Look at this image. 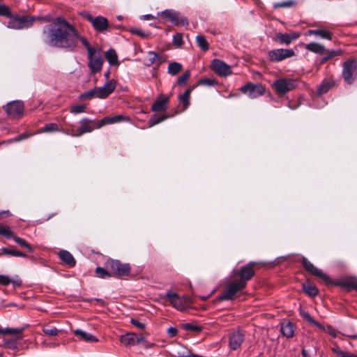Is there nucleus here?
Returning <instances> with one entry per match:
<instances>
[{"mask_svg":"<svg viewBox=\"0 0 357 357\" xmlns=\"http://www.w3.org/2000/svg\"><path fill=\"white\" fill-rule=\"evenodd\" d=\"M67 29H56L55 25H47L43 28V40L47 45L69 51H75L79 42L86 39L81 36L77 30L70 23H66Z\"/></svg>","mask_w":357,"mask_h":357,"instance_id":"f257e3e1","label":"nucleus"},{"mask_svg":"<svg viewBox=\"0 0 357 357\" xmlns=\"http://www.w3.org/2000/svg\"><path fill=\"white\" fill-rule=\"evenodd\" d=\"M82 45L86 48L88 52L89 67L92 74L100 72L103 64V59L100 50L94 47H91L87 39L82 40Z\"/></svg>","mask_w":357,"mask_h":357,"instance_id":"f03ea898","label":"nucleus"},{"mask_svg":"<svg viewBox=\"0 0 357 357\" xmlns=\"http://www.w3.org/2000/svg\"><path fill=\"white\" fill-rule=\"evenodd\" d=\"M342 77L349 85L357 82V61L354 57H350L343 63Z\"/></svg>","mask_w":357,"mask_h":357,"instance_id":"7ed1b4c3","label":"nucleus"},{"mask_svg":"<svg viewBox=\"0 0 357 357\" xmlns=\"http://www.w3.org/2000/svg\"><path fill=\"white\" fill-rule=\"evenodd\" d=\"M80 128L77 130H68L67 133L74 137H81L86 132H91L95 129L102 128L101 121L91 120L88 118H83L80 121Z\"/></svg>","mask_w":357,"mask_h":357,"instance_id":"20e7f679","label":"nucleus"},{"mask_svg":"<svg viewBox=\"0 0 357 357\" xmlns=\"http://www.w3.org/2000/svg\"><path fill=\"white\" fill-rule=\"evenodd\" d=\"M39 17H33L29 15H24L22 17H18L17 15H12L9 18L7 26L9 29H22L29 28L32 26L33 22L36 20H41Z\"/></svg>","mask_w":357,"mask_h":357,"instance_id":"39448f33","label":"nucleus"},{"mask_svg":"<svg viewBox=\"0 0 357 357\" xmlns=\"http://www.w3.org/2000/svg\"><path fill=\"white\" fill-rule=\"evenodd\" d=\"M79 15L89 21L96 31L104 33L107 31L109 22L106 17L100 15L93 17L89 12L85 10L80 12Z\"/></svg>","mask_w":357,"mask_h":357,"instance_id":"423d86ee","label":"nucleus"},{"mask_svg":"<svg viewBox=\"0 0 357 357\" xmlns=\"http://www.w3.org/2000/svg\"><path fill=\"white\" fill-rule=\"evenodd\" d=\"M105 266L110 271L112 276L125 277L129 275L130 273L129 264H122L119 260L109 259L106 261Z\"/></svg>","mask_w":357,"mask_h":357,"instance_id":"0eeeda50","label":"nucleus"},{"mask_svg":"<svg viewBox=\"0 0 357 357\" xmlns=\"http://www.w3.org/2000/svg\"><path fill=\"white\" fill-rule=\"evenodd\" d=\"M297 86L296 80L291 78H280L272 84V88L278 95H284Z\"/></svg>","mask_w":357,"mask_h":357,"instance_id":"6e6552de","label":"nucleus"},{"mask_svg":"<svg viewBox=\"0 0 357 357\" xmlns=\"http://www.w3.org/2000/svg\"><path fill=\"white\" fill-rule=\"evenodd\" d=\"M246 285L244 282H241L238 280H235L226 285L223 291L219 296L220 301L233 300L234 296L240 291L244 289Z\"/></svg>","mask_w":357,"mask_h":357,"instance_id":"1a4fd4ad","label":"nucleus"},{"mask_svg":"<svg viewBox=\"0 0 357 357\" xmlns=\"http://www.w3.org/2000/svg\"><path fill=\"white\" fill-rule=\"evenodd\" d=\"M158 15L169 20L175 26H185L189 23L186 17L181 15L178 12L172 9H166L158 13Z\"/></svg>","mask_w":357,"mask_h":357,"instance_id":"9d476101","label":"nucleus"},{"mask_svg":"<svg viewBox=\"0 0 357 357\" xmlns=\"http://www.w3.org/2000/svg\"><path fill=\"white\" fill-rule=\"evenodd\" d=\"M256 263L254 261H250L246 265L242 266L240 270L234 269L232 271L231 274L233 277H239L238 280L240 282L245 283L247 285V282L250 280L255 275L254 266Z\"/></svg>","mask_w":357,"mask_h":357,"instance_id":"9b49d317","label":"nucleus"},{"mask_svg":"<svg viewBox=\"0 0 357 357\" xmlns=\"http://www.w3.org/2000/svg\"><path fill=\"white\" fill-rule=\"evenodd\" d=\"M241 91L246 94L249 98L253 99L264 95L265 88L261 84L247 83L240 88Z\"/></svg>","mask_w":357,"mask_h":357,"instance_id":"f8f14e48","label":"nucleus"},{"mask_svg":"<svg viewBox=\"0 0 357 357\" xmlns=\"http://www.w3.org/2000/svg\"><path fill=\"white\" fill-rule=\"evenodd\" d=\"M295 55V52L291 49H274L268 52V56L271 62H280Z\"/></svg>","mask_w":357,"mask_h":357,"instance_id":"ddd939ff","label":"nucleus"},{"mask_svg":"<svg viewBox=\"0 0 357 357\" xmlns=\"http://www.w3.org/2000/svg\"><path fill=\"white\" fill-rule=\"evenodd\" d=\"M327 284H333L350 291L353 289L357 291V278L354 277L342 278L331 282H326Z\"/></svg>","mask_w":357,"mask_h":357,"instance_id":"4468645a","label":"nucleus"},{"mask_svg":"<svg viewBox=\"0 0 357 357\" xmlns=\"http://www.w3.org/2000/svg\"><path fill=\"white\" fill-rule=\"evenodd\" d=\"M301 261L305 271L311 275L321 278L326 283V282H331V279L328 275L323 273L321 269H319L314 266V264L311 263L306 257H303Z\"/></svg>","mask_w":357,"mask_h":357,"instance_id":"2eb2a0df","label":"nucleus"},{"mask_svg":"<svg viewBox=\"0 0 357 357\" xmlns=\"http://www.w3.org/2000/svg\"><path fill=\"white\" fill-rule=\"evenodd\" d=\"M301 261L305 271L311 275L321 278L326 283V282H331V279L328 275L323 273L321 269H319L314 266V264L311 263L306 257H303Z\"/></svg>","mask_w":357,"mask_h":357,"instance_id":"dca6fc26","label":"nucleus"},{"mask_svg":"<svg viewBox=\"0 0 357 357\" xmlns=\"http://www.w3.org/2000/svg\"><path fill=\"white\" fill-rule=\"evenodd\" d=\"M3 108L8 116L16 118L23 114L24 105L22 101L13 100L7 103Z\"/></svg>","mask_w":357,"mask_h":357,"instance_id":"f3484780","label":"nucleus"},{"mask_svg":"<svg viewBox=\"0 0 357 357\" xmlns=\"http://www.w3.org/2000/svg\"><path fill=\"white\" fill-rule=\"evenodd\" d=\"M301 36L300 33L292 31L291 33H283L278 32L275 34L274 40L280 45H289L292 42L298 39Z\"/></svg>","mask_w":357,"mask_h":357,"instance_id":"a211bd4d","label":"nucleus"},{"mask_svg":"<svg viewBox=\"0 0 357 357\" xmlns=\"http://www.w3.org/2000/svg\"><path fill=\"white\" fill-rule=\"evenodd\" d=\"M213 71L220 76L227 77L231 74V66L219 59H214L212 62Z\"/></svg>","mask_w":357,"mask_h":357,"instance_id":"6ab92c4d","label":"nucleus"},{"mask_svg":"<svg viewBox=\"0 0 357 357\" xmlns=\"http://www.w3.org/2000/svg\"><path fill=\"white\" fill-rule=\"evenodd\" d=\"M116 85V82L114 79H109L102 86L96 87L97 98H107L114 91Z\"/></svg>","mask_w":357,"mask_h":357,"instance_id":"aec40b11","label":"nucleus"},{"mask_svg":"<svg viewBox=\"0 0 357 357\" xmlns=\"http://www.w3.org/2000/svg\"><path fill=\"white\" fill-rule=\"evenodd\" d=\"M245 335L241 331H234L229 337V346L231 350L238 349L244 341Z\"/></svg>","mask_w":357,"mask_h":357,"instance_id":"412c9836","label":"nucleus"},{"mask_svg":"<svg viewBox=\"0 0 357 357\" xmlns=\"http://www.w3.org/2000/svg\"><path fill=\"white\" fill-rule=\"evenodd\" d=\"M165 297L169 299V301L174 308L180 311L185 310V306L183 305L181 298L176 293L167 291L165 294Z\"/></svg>","mask_w":357,"mask_h":357,"instance_id":"4be33fe9","label":"nucleus"},{"mask_svg":"<svg viewBox=\"0 0 357 357\" xmlns=\"http://www.w3.org/2000/svg\"><path fill=\"white\" fill-rule=\"evenodd\" d=\"M9 284H12L14 287H20L22 284V281L17 275L12 278L6 275H0V284L8 286Z\"/></svg>","mask_w":357,"mask_h":357,"instance_id":"5701e85b","label":"nucleus"},{"mask_svg":"<svg viewBox=\"0 0 357 357\" xmlns=\"http://www.w3.org/2000/svg\"><path fill=\"white\" fill-rule=\"evenodd\" d=\"M307 36H315L322 39L331 40L333 39V33L324 29H310L306 33Z\"/></svg>","mask_w":357,"mask_h":357,"instance_id":"b1692460","label":"nucleus"},{"mask_svg":"<svg viewBox=\"0 0 357 357\" xmlns=\"http://www.w3.org/2000/svg\"><path fill=\"white\" fill-rule=\"evenodd\" d=\"M335 85V82L332 79H324L321 83L317 86V93L321 96L326 93Z\"/></svg>","mask_w":357,"mask_h":357,"instance_id":"393cba45","label":"nucleus"},{"mask_svg":"<svg viewBox=\"0 0 357 357\" xmlns=\"http://www.w3.org/2000/svg\"><path fill=\"white\" fill-rule=\"evenodd\" d=\"M102 126L107 124H113L116 123H120L122 121H129L130 118L128 116H124L123 114H117L113 116H107L104 117L101 120Z\"/></svg>","mask_w":357,"mask_h":357,"instance_id":"a878e982","label":"nucleus"},{"mask_svg":"<svg viewBox=\"0 0 357 357\" xmlns=\"http://www.w3.org/2000/svg\"><path fill=\"white\" fill-rule=\"evenodd\" d=\"M195 89V86H191L188 88L183 94L178 96V100L183 105V109L186 110L190 105V98L192 91Z\"/></svg>","mask_w":357,"mask_h":357,"instance_id":"bb28decb","label":"nucleus"},{"mask_svg":"<svg viewBox=\"0 0 357 357\" xmlns=\"http://www.w3.org/2000/svg\"><path fill=\"white\" fill-rule=\"evenodd\" d=\"M169 98L168 96H163L158 98L151 106V111L160 112L166 109Z\"/></svg>","mask_w":357,"mask_h":357,"instance_id":"cd10ccee","label":"nucleus"},{"mask_svg":"<svg viewBox=\"0 0 357 357\" xmlns=\"http://www.w3.org/2000/svg\"><path fill=\"white\" fill-rule=\"evenodd\" d=\"M60 259L67 264L69 267H74L76 264V261L72 254L67 250H61L59 252Z\"/></svg>","mask_w":357,"mask_h":357,"instance_id":"c85d7f7f","label":"nucleus"},{"mask_svg":"<svg viewBox=\"0 0 357 357\" xmlns=\"http://www.w3.org/2000/svg\"><path fill=\"white\" fill-rule=\"evenodd\" d=\"M74 334L81 340L87 342H96L98 341L96 336L82 329H76L74 331Z\"/></svg>","mask_w":357,"mask_h":357,"instance_id":"c756f323","label":"nucleus"},{"mask_svg":"<svg viewBox=\"0 0 357 357\" xmlns=\"http://www.w3.org/2000/svg\"><path fill=\"white\" fill-rule=\"evenodd\" d=\"M305 49L307 51H310L311 52L318 54H322L325 53L326 47L324 45L316 43V42H312L305 45Z\"/></svg>","mask_w":357,"mask_h":357,"instance_id":"7c9ffc66","label":"nucleus"},{"mask_svg":"<svg viewBox=\"0 0 357 357\" xmlns=\"http://www.w3.org/2000/svg\"><path fill=\"white\" fill-rule=\"evenodd\" d=\"M155 62H158V65H160L162 63V56H158V54L153 51L148 52L144 61L145 66H151Z\"/></svg>","mask_w":357,"mask_h":357,"instance_id":"2f4dec72","label":"nucleus"},{"mask_svg":"<svg viewBox=\"0 0 357 357\" xmlns=\"http://www.w3.org/2000/svg\"><path fill=\"white\" fill-rule=\"evenodd\" d=\"M294 324L291 321L286 324H282L280 328L282 334L287 338H291L294 334Z\"/></svg>","mask_w":357,"mask_h":357,"instance_id":"473e14b6","label":"nucleus"},{"mask_svg":"<svg viewBox=\"0 0 357 357\" xmlns=\"http://www.w3.org/2000/svg\"><path fill=\"white\" fill-rule=\"evenodd\" d=\"M24 328H1L0 327V335H12L17 336L18 340L22 339V333L24 331Z\"/></svg>","mask_w":357,"mask_h":357,"instance_id":"72a5a7b5","label":"nucleus"},{"mask_svg":"<svg viewBox=\"0 0 357 357\" xmlns=\"http://www.w3.org/2000/svg\"><path fill=\"white\" fill-rule=\"evenodd\" d=\"M105 58L111 66L119 64L117 54L113 49H109L105 52Z\"/></svg>","mask_w":357,"mask_h":357,"instance_id":"f704fd0d","label":"nucleus"},{"mask_svg":"<svg viewBox=\"0 0 357 357\" xmlns=\"http://www.w3.org/2000/svg\"><path fill=\"white\" fill-rule=\"evenodd\" d=\"M302 287L304 292L310 296L314 297L319 294V290L316 286L309 282L303 283Z\"/></svg>","mask_w":357,"mask_h":357,"instance_id":"c9c22d12","label":"nucleus"},{"mask_svg":"<svg viewBox=\"0 0 357 357\" xmlns=\"http://www.w3.org/2000/svg\"><path fill=\"white\" fill-rule=\"evenodd\" d=\"M134 333H128L121 336L120 341L122 344H123L126 346H134Z\"/></svg>","mask_w":357,"mask_h":357,"instance_id":"e433bc0d","label":"nucleus"},{"mask_svg":"<svg viewBox=\"0 0 357 357\" xmlns=\"http://www.w3.org/2000/svg\"><path fill=\"white\" fill-rule=\"evenodd\" d=\"M182 70V65L178 62H172L169 64L167 72L171 75H177Z\"/></svg>","mask_w":357,"mask_h":357,"instance_id":"4c0bfd02","label":"nucleus"},{"mask_svg":"<svg viewBox=\"0 0 357 357\" xmlns=\"http://www.w3.org/2000/svg\"><path fill=\"white\" fill-rule=\"evenodd\" d=\"M1 255H10V256H13V257H26V255L25 253L18 251V250H11V249H8L6 248H2L1 249Z\"/></svg>","mask_w":357,"mask_h":357,"instance_id":"58836bf2","label":"nucleus"},{"mask_svg":"<svg viewBox=\"0 0 357 357\" xmlns=\"http://www.w3.org/2000/svg\"><path fill=\"white\" fill-rule=\"evenodd\" d=\"M59 131V128L56 123H50L45 124L43 127L40 128L37 133H43V132H57Z\"/></svg>","mask_w":357,"mask_h":357,"instance_id":"ea45409f","label":"nucleus"},{"mask_svg":"<svg viewBox=\"0 0 357 357\" xmlns=\"http://www.w3.org/2000/svg\"><path fill=\"white\" fill-rule=\"evenodd\" d=\"M0 235L4 236L8 239H10L13 238L14 233L9 226L0 224Z\"/></svg>","mask_w":357,"mask_h":357,"instance_id":"a19ab883","label":"nucleus"},{"mask_svg":"<svg viewBox=\"0 0 357 357\" xmlns=\"http://www.w3.org/2000/svg\"><path fill=\"white\" fill-rule=\"evenodd\" d=\"M196 42H197V45L199 46V47L202 51L206 52L208 50V48H209L208 43L206 41V40L204 36L198 35L196 37Z\"/></svg>","mask_w":357,"mask_h":357,"instance_id":"79ce46f5","label":"nucleus"},{"mask_svg":"<svg viewBox=\"0 0 357 357\" xmlns=\"http://www.w3.org/2000/svg\"><path fill=\"white\" fill-rule=\"evenodd\" d=\"M296 5V1L295 0H287L282 2L274 3L273 7L274 9H278L280 8H290Z\"/></svg>","mask_w":357,"mask_h":357,"instance_id":"37998d69","label":"nucleus"},{"mask_svg":"<svg viewBox=\"0 0 357 357\" xmlns=\"http://www.w3.org/2000/svg\"><path fill=\"white\" fill-rule=\"evenodd\" d=\"M169 117V116L166 114L161 115L159 117H156L155 115L152 116L149 121V128L153 127V126L164 121L165 120L167 119Z\"/></svg>","mask_w":357,"mask_h":357,"instance_id":"c03bdc74","label":"nucleus"},{"mask_svg":"<svg viewBox=\"0 0 357 357\" xmlns=\"http://www.w3.org/2000/svg\"><path fill=\"white\" fill-rule=\"evenodd\" d=\"M96 275L100 278L112 277L110 271L107 268L98 266L96 268Z\"/></svg>","mask_w":357,"mask_h":357,"instance_id":"a18cd8bd","label":"nucleus"},{"mask_svg":"<svg viewBox=\"0 0 357 357\" xmlns=\"http://www.w3.org/2000/svg\"><path fill=\"white\" fill-rule=\"evenodd\" d=\"M217 84V82L213 79L210 78H203L200 79L197 83H195L193 86H195V88L199 85H204L207 86H213Z\"/></svg>","mask_w":357,"mask_h":357,"instance_id":"49530a36","label":"nucleus"},{"mask_svg":"<svg viewBox=\"0 0 357 357\" xmlns=\"http://www.w3.org/2000/svg\"><path fill=\"white\" fill-rule=\"evenodd\" d=\"M332 351L337 355L338 357H357L356 355L347 351H342L338 346L332 348Z\"/></svg>","mask_w":357,"mask_h":357,"instance_id":"de8ad7c7","label":"nucleus"},{"mask_svg":"<svg viewBox=\"0 0 357 357\" xmlns=\"http://www.w3.org/2000/svg\"><path fill=\"white\" fill-rule=\"evenodd\" d=\"M93 97L97 98V93L96 87L94 89H90L89 91H86L82 93H81L79 96V100H86V99H91Z\"/></svg>","mask_w":357,"mask_h":357,"instance_id":"09e8293b","label":"nucleus"},{"mask_svg":"<svg viewBox=\"0 0 357 357\" xmlns=\"http://www.w3.org/2000/svg\"><path fill=\"white\" fill-rule=\"evenodd\" d=\"M190 77V71L186 70L183 75L178 77L177 84L178 86L185 85Z\"/></svg>","mask_w":357,"mask_h":357,"instance_id":"8fccbe9b","label":"nucleus"},{"mask_svg":"<svg viewBox=\"0 0 357 357\" xmlns=\"http://www.w3.org/2000/svg\"><path fill=\"white\" fill-rule=\"evenodd\" d=\"M13 239L20 245L27 248L30 252L33 251L32 246L29 243H28L24 239L16 236L15 235L13 236Z\"/></svg>","mask_w":357,"mask_h":357,"instance_id":"3c124183","label":"nucleus"},{"mask_svg":"<svg viewBox=\"0 0 357 357\" xmlns=\"http://www.w3.org/2000/svg\"><path fill=\"white\" fill-rule=\"evenodd\" d=\"M301 315L303 319L309 321L310 324L317 326L319 328H322V326L316 321L308 312H306L305 311H301Z\"/></svg>","mask_w":357,"mask_h":357,"instance_id":"603ef678","label":"nucleus"},{"mask_svg":"<svg viewBox=\"0 0 357 357\" xmlns=\"http://www.w3.org/2000/svg\"><path fill=\"white\" fill-rule=\"evenodd\" d=\"M326 56H327L328 59H332L335 56H341L343 54V50L339 49V50H327L326 49L325 51Z\"/></svg>","mask_w":357,"mask_h":357,"instance_id":"864d4df0","label":"nucleus"},{"mask_svg":"<svg viewBox=\"0 0 357 357\" xmlns=\"http://www.w3.org/2000/svg\"><path fill=\"white\" fill-rule=\"evenodd\" d=\"M43 332L47 335L56 336L58 335L59 331L55 327L44 326L43 328Z\"/></svg>","mask_w":357,"mask_h":357,"instance_id":"5fc2aeb1","label":"nucleus"},{"mask_svg":"<svg viewBox=\"0 0 357 357\" xmlns=\"http://www.w3.org/2000/svg\"><path fill=\"white\" fill-rule=\"evenodd\" d=\"M183 328L185 330L197 332V333L201 332L202 330V326L197 325V324H192V323L184 324Z\"/></svg>","mask_w":357,"mask_h":357,"instance_id":"6e6d98bb","label":"nucleus"},{"mask_svg":"<svg viewBox=\"0 0 357 357\" xmlns=\"http://www.w3.org/2000/svg\"><path fill=\"white\" fill-rule=\"evenodd\" d=\"M13 15L10 8L3 4H0V16L10 18Z\"/></svg>","mask_w":357,"mask_h":357,"instance_id":"4d7b16f0","label":"nucleus"},{"mask_svg":"<svg viewBox=\"0 0 357 357\" xmlns=\"http://www.w3.org/2000/svg\"><path fill=\"white\" fill-rule=\"evenodd\" d=\"M173 44L178 47H180L183 42V35L180 33H176L174 36H173Z\"/></svg>","mask_w":357,"mask_h":357,"instance_id":"13d9d810","label":"nucleus"},{"mask_svg":"<svg viewBox=\"0 0 357 357\" xmlns=\"http://www.w3.org/2000/svg\"><path fill=\"white\" fill-rule=\"evenodd\" d=\"M86 106L84 105H77L71 107L70 112L75 114L82 113L84 112Z\"/></svg>","mask_w":357,"mask_h":357,"instance_id":"bf43d9fd","label":"nucleus"},{"mask_svg":"<svg viewBox=\"0 0 357 357\" xmlns=\"http://www.w3.org/2000/svg\"><path fill=\"white\" fill-rule=\"evenodd\" d=\"M130 323L135 326V327L139 328V329H144L145 328V324L144 323L140 322L137 319H131Z\"/></svg>","mask_w":357,"mask_h":357,"instance_id":"052dcab7","label":"nucleus"},{"mask_svg":"<svg viewBox=\"0 0 357 357\" xmlns=\"http://www.w3.org/2000/svg\"><path fill=\"white\" fill-rule=\"evenodd\" d=\"M57 22L59 23V26H56V29H67L66 24L69 22H67L64 18L59 17L57 18Z\"/></svg>","mask_w":357,"mask_h":357,"instance_id":"680f3d73","label":"nucleus"},{"mask_svg":"<svg viewBox=\"0 0 357 357\" xmlns=\"http://www.w3.org/2000/svg\"><path fill=\"white\" fill-rule=\"evenodd\" d=\"M5 345L7 348L11 349H15L17 347L16 340H8L5 342Z\"/></svg>","mask_w":357,"mask_h":357,"instance_id":"e2e57ef3","label":"nucleus"},{"mask_svg":"<svg viewBox=\"0 0 357 357\" xmlns=\"http://www.w3.org/2000/svg\"><path fill=\"white\" fill-rule=\"evenodd\" d=\"M134 340L135 345L142 344V342H144V336L142 335H137L136 333H135Z\"/></svg>","mask_w":357,"mask_h":357,"instance_id":"0e129e2a","label":"nucleus"},{"mask_svg":"<svg viewBox=\"0 0 357 357\" xmlns=\"http://www.w3.org/2000/svg\"><path fill=\"white\" fill-rule=\"evenodd\" d=\"M29 137V135H26V133H22L12 139L10 142H20L22 139H26Z\"/></svg>","mask_w":357,"mask_h":357,"instance_id":"69168bd1","label":"nucleus"},{"mask_svg":"<svg viewBox=\"0 0 357 357\" xmlns=\"http://www.w3.org/2000/svg\"><path fill=\"white\" fill-rule=\"evenodd\" d=\"M167 333L170 337H174L178 333V330L174 327H169L167 330Z\"/></svg>","mask_w":357,"mask_h":357,"instance_id":"338daca9","label":"nucleus"},{"mask_svg":"<svg viewBox=\"0 0 357 357\" xmlns=\"http://www.w3.org/2000/svg\"><path fill=\"white\" fill-rule=\"evenodd\" d=\"M142 346L144 349H149L153 348L155 344L154 343L147 342L144 340V342H142Z\"/></svg>","mask_w":357,"mask_h":357,"instance_id":"774afa93","label":"nucleus"}]
</instances>
